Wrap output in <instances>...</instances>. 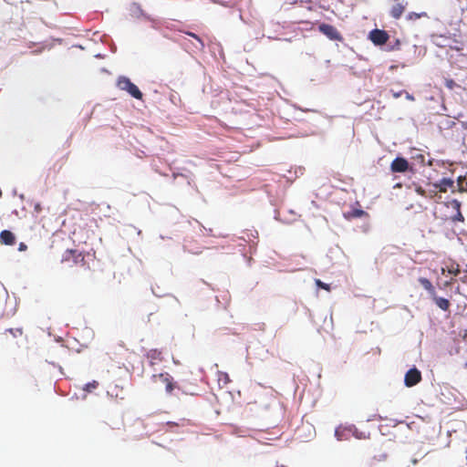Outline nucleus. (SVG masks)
Returning a JSON list of instances; mask_svg holds the SVG:
<instances>
[{
	"label": "nucleus",
	"instance_id": "2f4dec72",
	"mask_svg": "<svg viewBox=\"0 0 467 467\" xmlns=\"http://www.w3.org/2000/svg\"><path fill=\"white\" fill-rule=\"evenodd\" d=\"M459 272H460V271H459V269H457V270H453V274H454V275H457Z\"/></svg>",
	"mask_w": 467,
	"mask_h": 467
},
{
	"label": "nucleus",
	"instance_id": "4468645a",
	"mask_svg": "<svg viewBox=\"0 0 467 467\" xmlns=\"http://www.w3.org/2000/svg\"><path fill=\"white\" fill-rule=\"evenodd\" d=\"M431 297L439 308H441L443 311L449 310L451 304L448 299L443 298V297H439V296H437L436 294L434 295V296H431Z\"/></svg>",
	"mask_w": 467,
	"mask_h": 467
},
{
	"label": "nucleus",
	"instance_id": "473e14b6",
	"mask_svg": "<svg viewBox=\"0 0 467 467\" xmlns=\"http://www.w3.org/2000/svg\"><path fill=\"white\" fill-rule=\"evenodd\" d=\"M459 272H460V271H459V269H457V270H453V274H454V275H457Z\"/></svg>",
	"mask_w": 467,
	"mask_h": 467
},
{
	"label": "nucleus",
	"instance_id": "4be33fe9",
	"mask_svg": "<svg viewBox=\"0 0 467 467\" xmlns=\"http://www.w3.org/2000/svg\"><path fill=\"white\" fill-rule=\"evenodd\" d=\"M415 191L419 195L425 197V198L427 197V191L425 189H423L421 186L416 187Z\"/></svg>",
	"mask_w": 467,
	"mask_h": 467
},
{
	"label": "nucleus",
	"instance_id": "9b49d317",
	"mask_svg": "<svg viewBox=\"0 0 467 467\" xmlns=\"http://www.w3.org/2000/svg\"><path fill=\"white\" fill-rule=\"evenodd\" d=\"M147 358L149 359L150 366L159 364L163 360L162 353L159 349H150L147 352Z\"/></svg>",
	"mask_w": 467,
	"mask_h": 467
},
{
	"label": "nucleus",
	"instance_id": "7c9ffc66",
	"mask_svg": "<svg viewBox=\"0 0 467 467\" xmlns=\"http://www.w3.org/2000/svg\"><path fill=\"white\" fill-rule=\"evenodd\" d=\"M400 96V93H395V94H394V97H395V98H399Z\"/></svg>",
	"mask_w": 467,
	"mask_h": 467
},
{
	"label": "nucleus",
	"instance_id": "412c9836",
	"mask_svg": "<svg viewBox=\"0 0 467 467\" xmlns=\"http://www.w3.org/2000/svg\"><path fill=\"white\" fill-rule=\"evenodd\" d=\"M316 284L318 287L325 289L327 291H330V285L328 284L323 283L321 280L317 279Z\"/></svg>",
	"mask_w": 467,
	"mask_h": 467
},
{
	"label": "nucleus",
	"instance_id": "ddd939ff",
	"mask_svg": "<svg viewBox=\"0 0 467 467\" xmlns=\"http://www.w3.org/2000/svg\"><path fill=\"white\" fill-rule=\"evenodd\" d=\"M419 283L422 285V287L427 290L431 296H434L436 294V290L432 285L431 282L426 277H420Z\"/></svg>",
	"mask_w": 467,
	"mask_h": 467
},
{
	"label": "nucleus",
	"instance_id": "6e6552de",
	"mask_svg": "<svg viewBox=\"0 0 467 467\" xmlns=\"http://www.w3.org/2000/svg\"><path fill=\"white\" fill-rule=\"evenodd\" d=\"M409 169V162L405 158L397 157L390 164L392 172H405Z\"/></svg>",
	"mask_w": 467,
	"mask_h": 467
},
{
	"label": "nucleus",
	"instance_id": "cd10ccee",
	"mask_svg": "<svg viewBox=\"0 0 467 467\" xmlns=\"http://www.w3.org/2000/svg\"><path fill=\"white\" fill-rule=\"evenodd\" d=\"M307 429L310 436L312 435V433H315V430L312 426H307Z\"/></svg>",
	"mask_w": 467,
	"mask_h": 467
},
{
	"label": "nucleus",
	"instance_id": "423d86ee",
	"mask_svg": "<svg viewBox=\"0 0 467 467\" xmlns=\"http://www.w3.org/2000/svg\"><path fill=\"white\" fill-rule=\"evenodd\" d=\"M389 36L385 30L381 29H373L369 33V39L372 41L373 44L377 46H381L387 43L389 40Z\"/></svg>",
	"mask_w": 467,
	"mask_h": 467
},
{
	"label": "nucleus",
	"instance_id": "bb28decb",
	"mask_svg": "<svg viewBox=\"0 0 467 467\" xmlns=\"http://www.w3.org/2000/svg\"><path fill=\"white\" fill-rule=\"evenodd\" d=\"M27 249V245L25 244V243H20L19 244V247H18V250L19 251H26Z\"/></svg>",
	"mask_w": 467,
	"mask_h": 467
},
{
	"label": "nucleus",
	"instance_id": "c756f323",
	"mask_svg": "<svg viewBox=\"0 0 467 467\" xmlns=\"http://www.w3.org/2000/svg\"><path fill=\"white\" fill-rule=\"evenodd\" d=\"M406 97H407V99L413 100V97L411 95H410L409 93H407Z\"/></svg>",
	"mask_w": 467,
	"mask_h": 467
},
{
	"label": "nucleus",
	"instance_id": "f3484780",
	"mask_svg": "<svg viewBox=\"0 0 467 467\" xmlns=\"http://www.w3.org/2000/svg\"><path fill=\"white\" fill-rule=\"evenodd\" d=\"M186 35L193 37L197 42H198V46H197V48L200 49V50H202L205 47L203 41L194 33H192V32H185Z\"/></svg>",
	"mask_w": 467,
	"mask_h": 467
},
{
	"label": "nucleus",
	"instance_id": "393cba45",
	"mask_svg": "<svg viewBox=\"0 0 467 467\" xmlns=\"http://www.w3.org/2000/svg\"><path fill=\"white\" fill-rule=\"evenodd\" d=\"M185 421H186L185 420H182V423H181V426H184V425H185ZM167 424H168L169 426H180V424H179V423H175V422H173V421H168V422H167Z\"/></svg>",
	"mask_w": 467,
	"mask_h": 467
},
{
	"label": "nucleus",
	"instance_id": "9d476101",
	"mask_svg": "<svg viewBox=\"0 0 467 467\" xmlns=\"http://www.w3.org/2000/svg\"><path fill=\"white\" fill-rule=\"evenodd\" d=\"M343 216H344V218L346 220L351 221L353 219L360 218V217H363V216L368 217L369 215L364 210H361V209H358V208H353L350 211L345 212L343 213Z\"/></svg>",
	"mask_w": 467,
	"mask_h": 467
},
{
	"label": "nucleus",
	"instance_id": "f257e3e1",
	"mask_svg": "<svg viewBox=\"0 0 467 467\" xmlns=\"http://www.w3.org/2000/svg\"><path fill=\"white\" fill-rule=\"evenodd\" d=\"M117 87L123 91L128 92L131 97L137 99H142V93L139 88L125 76L119 77Z\"/></svg>",
	"mask_w": 467,
	"mask_h": 467
},
{
	"label": "nucleus",
	"instance_id": "dca6fc26",
	"mask_svg": "<svg viewBox=\"0 0 467 467\" xmlns=\"http://www.w3.org/2000/svg\"><path fill=\"white\" fill-rule=\"evenodd\" d=\"M421 17H428V14L426 12H421V13L410 12L407 15L406 19L409 21H415Z\"/></svg>",
	"mask_w": 467,
	"mask_h": 467
},
{
	"label": "nucleus",
	"instance_id": "aec40b11",
	"mask_svg": "<svg viewBox=\"0 0 467 467\" xmlns=\"http://www.w3.org/2000/svg\"><path fill=\"white\" fill-rule=\"evenodd\" d=\"M99 383L97 381L89 382L86 384L84 389L88 392H91L93 389H95L98 387Z\"/></svg>",
	"mask_w": 467,
	"mask_h": 467
},
{
	"label": "nucleus",
	"instance_id": "b1692460",
	"mask_svg": "<svg viewBox=\"0 0 467 467\" xmlns=\"http://www.w3.org/2000/svg\"><path fill=\"white\" fill-rule=\"evenodd\" d=\"M6 332H9L10 334H12L14 337H16V335H22V329H13V328H10V329H7Z\"/></svg>",
	"mask_w": 467,
	"mask_h": 467
},
{
	"label": "nucleus",
	"instance_id": "7ed1b4c3",
	"mask_svg": "<svg viewBox=\"0 0 467 467\" xmlns=\"http://www.w3.org/2000/svg\"><path fill=\"white\" fill-rule=\"evenodd\" d=\"M153 382L161 381L165 386V390L168 394H171L176 388V383L173 378L167 372L154 374L151 377Z\"/></svg>",
	"mask_w": 467,
	"mask_h": 467
},
{
	"label": "nucleus",
	"instance_id": "f8f14e48",
	"mask_svg": "<svg viewBox=\"0 0 467 467\" xmlns=\"http://www.w3.org/2000/svg\"><path fill=\"white\" fill-rule=\"evenodd\" d=\"M0 243L5 245H13L16 243V236L11 231L4 230L0 233Z\"/></svg>",
	"mask_w": 467,
	"mask_h": 467
},
{
	"label": "nucleus",
	"instance_id": "0eeeda50",
	"mask_svg": "<svg viewBox=\"0 0 467 467\" xmlns=\"http://www.w3.org/2000/svg\"><path fill=\"white\" fill-rule=\"evenodd\" d=\"M395 2L396 4L389 10V15L394 19H400L408 5V2L406 0H395Z\"/></svg>",
	"mask_w": 467,
	"mask_h": 467
},
{
	"label": "nucleus",
	"instance_id": "a211bd4d",
	"mask_svg": "<svg viewBox=\"0 0 467 467\" xmlns=\"http://www.w3.org/2000/svg\"><path fill=\"white\" fill-rule=\"evenodd\" d=\"M438 192H440L439 190L432 187L431 189L427 191L426 198L435 199V200L438 198L440 200L441 197L438 196Z\"/></svg>",
	"mask_w": 467,
	"mask_h": 467
},
{
	"label": "nucleus",
	"instance_id": "6ab92c4d",
	"mask_svg": "<svg viewBox=\"0 0 467 467\" xmlns=\"http://www.w3.org/2000/svg\"><path fill=\"white\" fill-rule=\"evenodd\" d=\"M444 85L450 90H452L456 87H458V85L452 78H444Z\"/></svg>",
	"mask_w": 467,
	"mask_h": 467
},
{
	"label": "nucleus",
	"instance_id": "a878e982",
	"mask_svg": "<svg viewBox=\"0 0 467 467\" xmlns=\"http://www.w3.org/2000/svg\"><path fill=\"white\" fill-rule=\"evenodd\" d=\"M304 171H305V168H304V167H301V166L297 167V168L294 171V172H295L296 174H297V173L299 172L301 175H303V174H304Z\"/></svg>",
	"mask_w": 467,
	"mask_h": 467
},
{
	"label": "nucleus",
	"instance_id": "2eb2a0df",
	"mask_svg": "<svg viewBox=\"0 0 467 467\" xmlns=\"http://www.w3.org/2000/svg\"><path fill=\"white\" fill-rule=\"evenodd\" d=\"M451 204L457 211V213L452 217L453 222H463L464 217L461 212V202L458 200H452Z\"/></svg>",
	"mask_w": 467,
	"mask_h": 467
},
{
	"label": "nucleus",
	"instance_id": "f03ea898",
	"mask_svg": "<svg viewBox=\"0 0 467 467\" xmlns=\"http://www.w3.org/2000/svg\"><path fill=\"white\" fill-rule=\"evenodd\" d=\"M62 264H67L68 265H86L85 256L82 252L75 249L66 250L61 257Z\"/></svg>",
	"mask_w": 467,
	"mask_h": 467
},
{
	"label": "nucleus",
	"instance_id": "39448f33",
	"mask_svg": "<svg viewBox=\"0 0 467 467\" xmlns=\"http://www.w3.org/2000/svg\"><path fill=\"white\" fill-rule=\"evenodd\" d=\"M421 380V373L416 368H412L407 371L404 378V383L407 387L410 388L417 385Z\"/></svg>",
	"mask_w": 467,
	"mask_h": 467
},
{
	"label": "nucleus",
	"instance_id": "20e7f679",
	"mask_svg": "<svg viewBox=\"0 0 467 467\" xmlns=\"http://www.w3.org/2000/svg\"><path fill=\"white\" fill-rule=\"evenodd\" d=\"M318 30L322 34H324L330 40L342 41L343 37L338 30L332 25L329 24H320L318 26Z\"/></svg>",
	"mask_w": 467,
	"mask_h": 467
},
{
	"label": "nucleus",
	"instance_id": "1a4fd4ad",
	"mask_svg": "<svg viewBox=\"0 0 467 467\" xmlns=\"http://www.w3.org/2000/svg\"><path fill=\"white\" fill-rule=\"evenodd\" d=\"M453 186L454 181L451 178H443L440 182L431 184V187L438 189L440 192H447L448 189Z\"/></svg>",
	"mask_w": 467,
	"mask_h": 467
},
{
	"label": "nucleus",
	"instance_id": "5701e85b",
	"mask_svg": "<svg viewBox=\"0 0 467 467\" xmlns=\"http://www.w3.org/2000/svg\"><path fill=\"white\" fill-rule=\"evenodd\" d=\"M387 458H388L387 453L383 452V453H380L379 455H375L373 457V460L378 461V462H382V461H385Z\"/></svg>",
	"mask_w": 467,
	"mask_h": 467
},
{
	"label": "nucleus",
	"instance_id": "c85d7f7f",
	"mask_svg": "<svg viewBox=\"0 0 467 467\" xmlns=\"http://www.w3.org/2000/svg\"><path fill=\"white\" fill-rule=\"evenodd\" d=\"M411 462H412V464L415 465V464L418 463V460L414 458V459L411 460Z\"/></svg>",
	"mask_w": 467,
	"mask_h": 467
}]
</instances>
